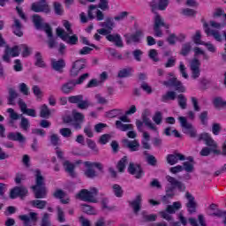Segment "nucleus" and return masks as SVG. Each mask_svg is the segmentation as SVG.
Wrapping results in <instances>:
<instances>
[{
  "mask_svg": "<svg viewBox=\"0 0 226 226\" xmlns=\"http://www.w3.org/2000/svg\"><path fill=\"white\" fill-rule=\"evenodd\" d=\"M149 6L151 7L152 13L154 14V36L158 38H162L163 36V32L162 31V27H165V29H170V25L165 23V19L161 17V15L156 11L159 6V0H152L149 3Z\"/></svg>",
  "mask_w": 226,
  "mask_h": 226,
  "instance_id": "obj_1",
  "label": "nucleus"
},
{
  "mask_svg": "<svg viewBox=\"0 0 226 226\" xmlns=\"http://www.w3.org/2000/svg\"><path fill=\"white\" fill-rule=\"evenodd\" d=\"M35 199L47 198V187L45 186V177L40 170H35V185L31 186Z\"/></svg>",
  "mask_w": 226,
  "mask_h": 226,
  "instance_id": "obj_2",
  "label": "nucleus"
},
{
  "mask_svg": "<svg viewBox=\"0 0 226 226\" xmlns=\"http://www.w3.org/2000/svg\"><path fill=\"white\" fill-rule=\"evenodd\" d=\"M147 116H149V110L146 109L145 113L142 114V121L140 120H136V126L138 129V132H144V130L142 129V126H147V128H148V130H152V132H158V127H156V125L153 123V121H151V119L149 117H147Z\"/></svg>",
  "mask_w": 226,
  "mask_h": 226,
  "instance_id": "obj_3",
  "label": "nucleus"
},
{
  "mask_svg": "<svg viewBox=\"0 0 226 226\" xmlns=\"http://www.w3.org/2000/svg\"><path fill=\"white\" fill-rule=\"evenodd\" d=\"M98 195V189L95 187L92 188L90 191L87 189H82L78 194L77 199L83 200L84 202H93L96 204L98 200L94 198Z\"/></svg>",
  "mask_w": 226,
  "mask_h": 226,
  "instance_id": "obj_4",
  "label": "nucleus"
},
{
  "mask_svg": "<svg viewBox=\"0 0 226 226\" xmlns=\"http://www.w3.org/2000/svg\"><path fill=\"white\" fill-rule=\"evenodd\" d=\"M182 205L179 201L173 202L172 205H168L165 211L159 212L160 216H162L164 220H167V222H172L174 220V217L170 215H176L177 211H179L181 209Z\"/></svg>",
  "mask_w": 226,
  "mask_h": 226,
  "instance_id": "obj_5",
  "label": "nucleus"
},
{
  "mask_svg": "<svg viewBox=\"0 0 226 226\" xmlns=\"http://www.w3.org/2000/svg\"><path fill=\"white\" fill-rule=\"evenodd\" d=\"M84 165L87 168L85 170V176L89 179H94V177H98V174L94 169H98V170H103V165H102L101 162H85Z\"/></svg>",
  "mask_w": 226,
  "mask_h": 226,
  "instance_id": "obj_6",
  "label": "nucleus"
},
{
  "mask_svg": "<svg viewBox=\"0 0 226 226\" xmlns=\"http://www.w3.org/2000/svg\"><path fill=\"white\" fill-rule=\"evenodd\" d=\"M99 26L102 28L98 29L97 33L102 36H107V34H110V33H112L116 26V23H114V19L108 17L105 19L104 22L99 23Z\"/></svg>",
  "mask_w": 226,
  "mask_h": 226,
  "instance_id": "obj_7",
  "label": "nucleus"
},
{
  "mask_svg": "<svg viewBox=\"0 0 226 226\" xmlns=\"http://www.w3.org/2000/svg\"><path fill=\"white\" fill-rule=\"evenodd\" d=\"M32 20L36 29H43L48 36H52V26L49 23H41V17L38 14H34L32 17Z\"/></svg>",
  "mask_w": 226,
  "mask_h": 226,
  "instance_id": "obj_8",
  "label": "nucleus"
},
{
  "mask_svg": "<svg viewBox=\"0 0 226 226\" xmlns=\"http://www.w3.org/2000/svg\"><path fill=\"white\" fill-rule=\"evenodd\" d=\"M162 84L163 86H166V87H174L175 91H177V93H185L186 91V88L185 86H183V83L179 81L176 77L163 81Z\"/></svg>",
  "mask_w": 226,
  "mask_h": 226,
  "instance_id": "obj_9",
  "label": "nucleus"
},
{
  "mask_svg": "<svg viewBox=\"0 0 226 226\" xmlns=\"http://www.w3.org/2000/svg\"><path fill=\"white\" fill-rule=\"evenodd\" d=\"M178 121L180 123V126L182 128H185V133H186L187 135H190V137H192V139H195V137H197V130L193 128V125L192 124L188 123V120H186V117H179Z\"/></svg>",
  "mask_w": 226,
  "mask_h": 226,
  "instance_id": "obj_10",
  "label": "nucleus"
},
{
  "mask_svg": "<svg viewBox=\"0 0 226 226\" xmlns=\"http://www.w3.org/2000/svg\"><path fill=\"white\" fill-rule=\"evenodd\" d=\"M185 199L188 200L185 207H187L189 215H195V213H197V201H195V197L189 192H186Z\"/></svg>",
  "mask_w": 226,
  "mask_h": 226,
  "instance_id": "obj_11",
  "label": "nucleus"
},
{
  "mask_svg": "<svg viewBox=\"0 0 226 226\" xmlns=\"http://www.w3.org/2000/svg\"><path fill=\"white\" fill-rule=\"evenodd\" d=\"M31 10L35 13H50V6H49L47 2H41V0L37 4L33 3L31 5Z\"/></svg>",
  "mask_w": 226,
  "mask_h": 226,
  "instance_id": "obj_12",
  "label": "nucleus"
},
{
  "mask_svg": "<svg viewBox=\"0 0 226 226\" xmlns=\"http://www.w3.org/2000/svg\"><path fill=\"white\" fill-rule=\"evenodd\" d=\"M84 68H86V59L81 58L79 60H76L72 64V68L71 69V77H77Z\"/></svg>",
  "mask_w": 226,
  "mask_h": 226,
  "instance_id": "obj_13",
  "label": "nucleus"
},
{
  "mask_svg": "<svg viewBox=\"0 0 226 226\" xmlns=\"http://www.w3.org/2000/svg\"><path fill=\"white\" fill-rule=\"evenodd\" d=\"M186 157L183 154H179L177 152H174L173 154H170L166 156V162L169 165H176L179 162H185Z\"/></svg>",
  "mask_w": 226,
  "mask_h": 226,
  "instance_id": "obj_14",
  "label": "nucleus"
},
{
  "mask_svg": "<svg viewBox=\"0 0 226 226\" xmlns=\"http://www.w3.org/2000/svg\"><path fill=\"white\" fill-rule=\"evenodd\" d=\"M200 140H203L206 144V146H208V147H212V149H217L218 144H216V141L213 139L211 135L209 133L204 132L200 134L198 138V142H200Z\"/></svg>",
  "mask_w": 226,
  "mask_h": 226,
  "instance_id": "obj_15",
  "label": "nucleus"
},
{
  "mask_svg": "<svg viewBox=\"0 0 226 226\" xmlns=\"http://www.w3.org/2000/svg\"><path fill=\"white\" fill-rule=\"evenodd\" d=\"M142 30H137L133 34H124L125 41L127 45H132V43H140V38H142Z\"/></svg>",
  "mask_w": 226,
  "mask_h": 226,
  "instance_id": "obj_16",
  "label": "nucleus"
},
{
  "mask_svg": "<svg viewBox=\"0 0 226 226\" xmlns=\"http://www.w3.org/2000/svg\"><path fill=\"white\" fill-rule=\"evenodd\" d=\"M128 172L132 176H135L136 179H140L144 174V170L139 164H135L133 162H130L128 167Z\"/></svg>",
  "mask_w": 226,
  "mask_h": 226,
  "instance_id": "obj_17",
  "label": "nucleus"
},
{
  "mask_svg": "<svg viewBox=\"0 0 226 226\" xmlns=\"http://www.w3.org/2000/svg\"><path fill=\"white\" fill-rule=\"evenodd\" d=\"M203 27L207 36H213L215 41H222V34L218 30L209 28V24L207 22L203 23Z\"/></svg>",
  "mask_w": 226,
  "mask_h": 226,
  "instance_id": "obj_18",
  "label": "nucleus"
},
{
  "mask_svg": "<svg viewBox=\"0 0 226 226\" xmlns=\"http://www.w3.org/2000/svg\"><path fill=\"white\" fill-rule=\"evenodd\" d=\"M28 191L27 188L24 186H16L11 190L10 198L11 199H17V197L24 198L27 195Z\"/></svg>",
  "mask_w": 226,
  "mask_h": 226,
  "instance_id": "obj_19",
  "label": "nucleus"
},
{
  "mask_svg": "<svg viewBox=\"0 0 226 226\" xmlns=\"http://www.w3.org/2000/svg\"><path fill=\"white\" fill-rule=\"evenodd\" d=\"M124 147L126 149H129L132 153L135 151H139L140 147V143H139V140L134 139V140H130L128 139H124L122 140Z\"/></svg>",
  "mask_w": 226,
  "mask_h": 226,
  "instance_id": "obj_20",
  "label": "nucleus"
},
{
  "mask_svg": "<svg viewBox=\"0 0 226 226\" xmlns=\"http://www.w3.org/2000/svg\"><path fill=\"white\" fill-rule=\"evenodd\" d=\"M76 86L77 83H75V79H71L61 86L60 91L64 94H70V93H73V91H75Z\"/></svg>",
  "mask_w": 226,
  "mask_h": 226,
  "instance_id": "obj_21",
  "label": "nucleus"
},
{
  "mask_svg": "<svg viewBox=\"0 0 226 226\" xmlns=\"http://www.w3.org/2000/svg\"><path fill=\"white\" fill-rule=\"evenodd\" d=\"M18 105L23 114L30 116L31 117H36V110L33 109H27V104L24 102L23 99H19Z\"/></svg>",
  "mask_w": 226,
  "mask_h": 226,
  "instance_id": "obj_22",
  "label": "nucleus"
},
{
  "mask_svg": "<svg viewBox=\"0 0 226 226\" xmlns=\"http://www.w3.org/2000/svg\"><path fill=\"white\" fill-rule=\"evenodd\" d=\"M207 215L209 216H217L218 218H222V216L226 215V212L218 209V206L212 203L207 208Z\"/></svg>",
  "mask_w": 226,
  "mask_h": 226,
  "instance_id": "obj_23",
  "label": "nucleus"
},
{
  "mask_svg": "<svg viewBox=\"0 0 226 226\" xmlns=\"http://www.w3.org/2000/svg\"><path fill=\"white\" fill-rule=\"evenodd\" d=\"M166 180L170 185L169 186H173L174 190H176V188H177L180 192H185V190H186L185 184L181 183L180 181L176 179L174 177L166 176Z\"/></svg>",
  "mask_w": 226,
  "mask_h": 226,
  "instance_id": "obj_24",
  "label": "nucleus"
},
{
  "mask_svg": "<svg viewBox=\"0 0 226 226\" xmlns=\"http://www.w3.org/2000/svg\"><path fill=\"white\" fill-rule=\"evenodd\" d=\"M106 40H108V41H110L111 43H115L116 47H124L123 39L121 38V35L119 34H106Z\"/></svg>",
  "mask_w": 226,
  "mask_h": 226,
  "instance_id": "obj_25",
  "label": "nucleus"
},
{
  "mask_svg": "<svg viewBox=\"0 0 226 226\" xmlns=\"http://www.w3.org/2000/svg\"><path fill=\"white\" fill-rule=\"evenodd\" d=\"M73 123H72V126L75 128V130H80V128H82V123H84V114L80 113V112H75L73 113Z\"/></svg>",
  "mask_w": 226,
  "mask_h": 226,
  "instance_id": "obj_26",
  "label": "nucleus"
},
{
  "mask_svg": "<svg viewBox=\"0 0 226 226\" xmlns=\"http://www.w3.org/2000/svg\"><path fill=\"white\" fill-rule=\"evenodd\" d=\"M174 186H166V194L162 196V201L163 204H170V199H174L176 192H175Z\"/></svg>",
  "mask_w": 226,
  "mask_h": 226,
  "instance_id": "obj_27",
  "label": "nucleus"
},
{
  "mask_svg": "<svg viewBox=\"0 0 226 226\" xmlns=\"http://www.w3.org/2000/svg\"><path fill=\"white\" fill-rule=\"evenodd\" d=\"M129 205L132 207L134 215H139L142 206V196L137 195L134 200L129 201Z\"/></svg>",
  "mask_w": 226,
  "mask_h": 226,
  "instance_id": "obj_28",
  "label": "nucleus"
},
{
  "mask_svg": "<svg viewBox=\"0 0 226 226\" xmlns=\"http://www.w3.org/2000/svg\"><path fill=\"white\" fill-rule=\"evenodd\" d=\"M65 66H66V62H64V59H63V58H61L59 60H56V59L51 60V67L55 70V72L63 73V69Z\"/></svg>",
  "mask_w": 226,
  "mask_h": 226,
  "instance_id": "obj_29",
  "label": "nucleus"
},
{
  "mask_svg": "<svg viewBox=\"0 0 226 226\" xmlns=\"http://www.w3.org/2000/svg\"><path fill=\"white\" fill-rule=\"evenodd\" d=\"M12 33L19 38L24 36V32H22V23H20L19 19H14V23L11 26Z\"/></svg>",
  "mask_w": 226,
  "mask_h": 226,
  "instance_id": "obj_30",
  "label": "nucleus"
},
{
  "mask_svg": "<svg viewBox=\"0 0 226 226\" xmlns=\"http://www.w3.org/2000/svg\"><path fill=\"white\" fill-rule=\"evenodd\" d=\"M63 165L65 172H68L71 177H77V173H75V164L70 162L69 161H65L64 162Z\"/></svg>",
  "mask_w": 226,
  "mask_h": 226,
  "instance_id": "obj_31",
  "label": "nucleus"
},
{
  "mask_svg": "<svg viewBox=\"0 0 226 226\" xmlns=\"http://www.w3.org/2000/svg\"><path fill=\"white\" fill-rule=\"evenodd\" d=\"M7 139L8 140H13L15 142H26V138L20 132H9Z\"/></svg>",
  "mask_w": 226,
  "mask_h": 226,
  "instance_id": "obj_32",
  "label": "nucleus"
},
{
  "mask_svg": "<svg viewBox=\"0 0 226 226\" xmlns=\"http://www.w3.org/2000/svg\"><path fill=\"white\" fill-rule=\"evenodd\" d=\"M8 93V105H15V100L19 98V93H17V90H15L13 87H9Z\"/></svg>",
  "mask_w": 226,
  "mask_h": 226,
  "instance_id": "obj_33",
  "label": "nucleus"
},
{
  "mask_svg": "<svg viewBox=\"0 0 226 226\" xmlns=\"http://www.w3.org/2000/svg\"><path fill=\"white\" fill-rule=\"evenodd\" d=\"M176 98H177V94L175 91H168V92H166L165 94H163L162 96L161 101L165 103L170 100L172 102H174V100H176Z\"/></svg>",
  "mask_w": 226,
  "mask_h": 226,
  "instance_id": "obj_34",
  "label": "nucleus"
},
{
  "mask_svg": "<svg viewBox=\"0 0 226 226\" xmlns=\"http://www.w3.org/2000/svg\"><path fill=\"white\" fill-rule=\"evenodd\" d=\"M116 128L121 132H128V130H133V124H123V122L117 120Z\"/></svg>",
  "mask_w": 226,
  "mask_h": 226,
  "instance_id": "obj_35",
  "label": "nucleus"
},
{
  "mask_svg": "<svg viewBox=\"0 0 226 226\" xmlns=\"http://www.w3.org/2000/svg\"><path fill=\"white\" fill-rule=\"evenodd\" d=\"M30 204L33 207H37V209H45L47 207V200H34L30 201Z\"/></svg>",
  "mask_w": 226,
  "mask_h": 226,
  "instance_id": "obj_36",
  "label": "nucleus"
},
{
  "mask_svg": "<svg viewBox=\"0 0 226 226\" xmlns=\"http://www.w3.org/2000/svg\"><path fill=\"white\" fill-rule=\"evenodd\" d=\"M50 109H49V106L47 104H43L41 107V111H40V117H42L44 119H49L50 117Z\"/></svg>",
  "mask_w": 226,
  "mask_h": 226,
  "instance_id": "obj_37",
  "label": "nucleus"
},
{
  "mask_svg": "<svg viewBox=\"0 0 226 226\" xmlns=\"http://www.w3.org/2000/svg\"><path fill=\"white\" fill-rule=\"evenodd\" d=\"M35 66H38V68H45L46 66L43 56H41L40 52L35 53Z\"/></svg>",
  "mask_w": 226,
  "mask_h": 226,
  "instance_id": "obj_38",
  "label": "nucleus"
},
{
  "mask_svg": "<svg viewBox=\"0 0 226 226\" xmlns=\"http://www.w3.org/2000/svg\"><path fill=\"white\" fill-rule=\"evenodd\" d=\"M81 209L83 213H86V215H96V209H94V207H92L87 204L81 205Z\"/></svg>",
  "mask_w": 226,
  "mask_h": 226,
  "instance_id": "obj_39",
  "label": "nucleus"
},
{
  "mask_svg": "<svg viewBox=\"0 0 226 226\" xmlns=\"http://www.w3.org/2000/svg\"><path fill=\"white\" fill-rule=\"evenodd\" d=\"M192 41L196 45H203L205 41H202V34H200V30H197L195 34L192 36Z\"/></svg>",
  "mask_w": 226,
  "mask_h": 226,
  "instance_id": "obj_40",
  "label": "nucleus"
},
{
  "mask_svg": "<svg viewBox=\"0 0 226 226\" xmlns=\"http://www.w3.org/2000/svg\"><path fill=\"white\" fill-rule=\"evenodd\" d=\"M87 144L89 149H91L93 151L94 154H98L100 150L98 149V147L96 146V143L93 139H87Z\"/></svg>",
  "mask_w": 226,
  "mask_h": 226,
  "instance_id": "obj_41",
  "label": "nucleus"
},
{
  "mask_svg": "<svg viewBox=\"0 0 226 226\" xmlns=\"http://www.w3.org/2000/svg\"><path fill=\"white\" fill-rule=\"evenodd\" d=\"M177 100H178V105L179 107L185 110V109H186V102H188V100L186 99V97L185 96V94H180L177 95Z\"/></svg>",
  "mask_w": 226,
  "mask_h": 226,
  "instance_id": "obj_42",
  "label": "nucleus"
},
{
  "mask_svg": "<svg viewBox=\"0 0 226 226\" xmlns=\"http://www.w3.org/2000/svg\"><path fill=\"white\" fill-rule=\"evenodd\" d=\"M91 105V102H89V99L86 98L81 99L79 104H77L78 109H80L81 110H86L89 109V106Z\"/></svg>",
  "mask_w": 226,
  "mask_h": 226,
  "instance_id": "obj_43",
  "label": "nucleus"
},
{
  "mask_svg": "<svg viewBox=\"0 0 226 226\" xmlns=\"http://www.w3.org/2000/svg\"><path fill=\"white\" fill-rule=\"evenodd\" d=\"M102 207L104 211H114L116 209V207H110L109 206V199L108 198H103L101 200Z\"/></svg>",
  "mask_w": 226,
  "mask_h": 226,
  "instance_id": "obj_44",
  "label": "nucleus"
},
{
  "mask_svg": "<svg viewBox=\"0 0 226 226\" xmlns=\"http://www.w3.org/2000/svg\"><path fill=\"white\" fill-rule=\"evenodd\" d=\"M128 163V157L124 156L117 164V169L119 172H124V169L126 168V164Z\"/></svg>",
  "mask_w": 226,
  "mask_h": 226,
  "instance_id": "obj_45",
  "label": "nucleus"
},
{
  "mask_svg": "<svg viewBox=\"0 0 226 226\" xmlns=\"http://www.w3.org/2000/svg\"><path fill=\"white\" fill-rule=\"evenodd\" d=\"M143 222H156V215H147V212L141 213Z\"/></svg>",
  "mask_w": 226,
  "mask_h": 226,
  "instance_id": "obj_46",
  "label": "nucleus"
},
{
  "mask_svg": "<svg viewBox=\"0 0 226 226\" xmlns=\"http://www.w3.org/2000/svg\"><path fill=\"white\" fill-rule=\"evenodd\" d=\"M119 79H126V77H132V68L122 69L118 72Z\"/></svg>",
  "mask_w": 226,
  "mask_h": 226,
  "instance_id": "obj_47",
  "label": "nucleus"
},
{
  "mask_svg": "<svg viewBox=\"0 0 226 226\" xmlns=\"http://www.w3.org/2000/svg\"><path fill=\"white\" fill-rule=\"evenodd\" d=\"M191 50H192V44L190 42H186L182 45V49L180 51V54L181 56H188Z\"/></svg>",
  "mask_w": 226,
  "mask_h": 226,
  "instance_id": "obj_48",
  "label": "nucleus"
},
{
  "mask_svg": "<svg viewBox=\"0 0 226 226\" xmlns=\"http://www.w3.org/2000/svg\"><path fill=\"white\" fill-rule=\"evenodd\" d=\"M82 100H84V95L82 94L72 95L68 98L70 103H77V105H79Z\"/></svg>",
  "mask_w": 226,
  "mask_h": 226,
  "instance_id": "obj_49",
  "label": "nucleus"
},
{
  "mask_svg": "<svg viewBox=\"0 0 226 226\" xmlns=\"http://www.w3.org/2000/svg\"><path fill=\"white\" fill-rule=\"evenodd\" d=\"M152 119L156 124H162V122L163 121V114L161 111H156Z\"/></svg>",
  "mask_w": 226,
  "mask_h": 226,
  "instance_id": "obj_50",
  "label": "nucleus"
},
{
  "mask_svg": "<svg viewBox=\"0 0 226 226\" xmlns=\"http://www.w3.org/2000/svg\"><path fill=\"white\" fill-rule=\"evenodd\" d=\"M21 117V122L19 124L20 128H22V130H24L25 132H27V130H29V126H31V124H29V120L24 117H22V115H20Z\"/></svg>",
  "mask_w": 226,
  "mask_h": 226,
  "instance_id": "obj_51",
  "label": "nucleus"
},
{
  "mask_svg": "<svg viewBox=\"0 0 226 226\" xmlns=\"http://www.w3.org/2000/svg\"><path fill=\"white\" fill-rule=\"evenodd\" d=\"M19 93H21L25 96H29L31 94V92H29V87H27V85L26 83L19 84Z\"/></svg>",
  "mask_w": 226,
  "mask_h": 226,
  "instance_id": "obj_52",
  "label": "nucleus"
},
{
  "mask_svg": "<svg viewBox=\"0 0 226 226\" xmlns=\"http://www.w3.org/2000/svg\"><path fill=\"white\" fill-rule=\"evenodd\" d=\"M9 54L11 57H19L20 55V46H14L12 48H9Z\"/></svg>",
  "mask_w": 226,
  "mask_h": 226,
  "instance_id": "obj_53",
  "label": "nucleus"
},
{
  "mask_svg": "<svg viewBox=\"0 0 226 226\" xmlns=\"http://www.w3.org/2000/svg\"><path fill=\"white\" fill-rule=\"evenodd\" d=\"M112 189H113V192H114L116 197H118V198L123 197L124 191H123V188L121 187V185L115 184V185H113Z\"/></svg>",
  "mask_w": 226,
  "mask_h": 226,
  "instance_id": "obj_54",
  "label": "nucleus"
},
{
  "mask_svg": "<svg viewBox=\"0 0 226 226\" xmlns=\"http://www.w3.org/2000/svg\"><path fill=\"white\" fill-rule=\"evenodd\" d=\"M19 50H23L21 53L22 57H29L31 56V51L29 50V47L26 44H21L19 46Z\"/></svg>",
  "mask_w": 226,
  "mask_h": 226,
  "instance_id": "obj_55",
  "label": "nucleus"
},
{
  "mask_svg": "<svg viewBox=\"0 0 226 226\" xmlns=\"http://www.w3.org/2000/svg\"><path fill=\"white\" fill-rule=\"evenodd\" d=\"M214 105L216 109L225 108L226 109V102L223 99L217 97L214 100Z\"/></svg>",
  "mask_w": 226,
  "mask_h": 226,
  "instance_id": "obj_56",
  "label": "nucleus"
},
{
  "mask_svg": "<svg viewBox=\"0 0 226 226\" xmlns=\"http://www.w3.org/2000/svg\"><path fill=\"white\" fill-rule=\"evenodd\" d=\"M148 56L154 61V63H158L160 58H158V51L156 49H150L148 51Z\"/></svg>",
  "mask_w": 226,
  "mask_h": 226,
  "instance_id": "obj_57",
  "label": "nucleus"
},
{
  "mask_svg": "<svg viewBox=\"0 0 226 226\" xmlns=\"http://www.w3.org/2000/svg\"><path fill=\"white\" fill-rule=\"evenodd\" d=\"M194 164L190 162H185L183 163V167H184V170H185V172H193V170H195V168L193 166Z\"/></svg>",
  "mask_w": 226,
  "mask_h": 226,
  "instance_id": "obj_58",
  "label": "nucleus"
},
{
  "mask_svg": "<svg viewBox=\"0 0 226 226\" xmlns=\"http://www.w3.org/2000/svg\"><path fill=\"white\" fill-rule=\"evenodd\" d=\"M53 6L56 15H63V5L59 2H54Z\"/></svg>",
  "mask_w": 226,
  "mask_h": 226,
  "instance_id": "obj_59",
  "label": "nucleus"
},
{
  "mask_svg": "<svg viewBox=\"0 0 226 226\" xmlns=\"http://www.w3.org/2000/svg\"><path fill=\"white\" fill-rule=\"evenodd\" d=\"M56 35L59 36V38H61V40H63L64 41H66V40H68V34H66V32H64V30H63L62 28H56Z\"/></svg>",
  "mask_w": 226,
  "mask_h": 226,
  "instance_id": "obj_60",
  "label": "nucleus"
},
{
  "mask_svg": "<svg viewBox=\"0 0 226 226\" xmlns=\"http://www.w3.org/2000/svg\"><path fill=\"white\" fill-rule=\"evenodd\" d=\"M56 209L58 222H60V223H64V222H66V219L64 218V212L63 211V208H61V207H57Z\"/></svg>",
  "mask_w": 226,
  "mask_h": 226,
  "instance_id": "obj_61",
  "label": "nucleus"
},
{
  "mask_svg": "<svg viewBox=\"0 0 226 226\" xmlns=\"http://www.w3.org/2000/svg\"><path fill=\"white\" fill-rule=\"evenodd\" d=\"M7 112L10 115V118L12 119V121H17V119H20V117L15 112V109L9 108L7 109Z\"/></svg>",
  "mask_w": 226,
  "mask_h": 226,
  "instance_id": "obj_62",
  "label": "nucleus"
},
{
  "mask_svg": "<svg viewBox=\"0 0 226 226\" xmlns=\"http://www.w3.org/2000/svg\"><path fill=\"white\" fill-rule=\"evenodd\" d=\"M102 11H107L109 10V0H100L99 4L97 5Z\"/></svg>",
  "mask_w": 226,
  "mask_h": 226,
  "instance_id": "obj_63",
  "label": "nucleus"
},
{
  "mask_svg": "<svg viewBox=\"0 0 226 226\" xmlns=\"http://www.w3.org/2000/svg\"><path fill=\"white\" fill-rule=\"evenodd\" d=\"M65 196H66V193L62 189H57L53 193V197L55 199H60L61 200V199H64Z\"/></svg>",
  "mask_w": 226,
  "mask_h": 226,
  "instance_id": "obj_64",
  "label": "nucleus"
}]
</instances>
